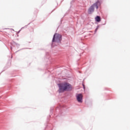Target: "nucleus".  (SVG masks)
I'll return each mask as SVG.
<instances>
[{"instance_id": "9d476101", "label": "nucleus", "mask_w": 130, "mask_h": 130, "mask_svg": "<svg viewBox=\"0 0 130 130\" xmlns=\"http://www.w3.org/2000/svg\"><path fill=\"white\" fill-rule=\"evenodd\" d=\"M10 66H11V63L10 62L8 63L7 66L4 67L3 69V72H4V71H6V70H8V69H9V68H10Z\"/></svg>"}, {"instance_id": "9b49d317", "label": "nucleus", "mask_w": 130, "mask_h": 130, "mask_svg": "<svg viewBox=\"0 0 130 130\" xmlns=\"http://www.w3.org/2000/svg\"><path fill=\"white\" fill-rule=\"evenodd\" d=\"M46 59L50 60V56H49V53L48 52H46Z\"/></svg>"}, {"instance_id": "a211bd4d", "label": "nucleus", "mask_w": 130, "mask_h": 130, "mask_svg": "<svg viewBox=\"0 0 130 130\" xmlns=\"http://www.w3.org/2000/svg\"><path fill=\"white\" fill-rule=\"evenodd\" d=\"M50 62L51 64L53 63V62H52V61H50Z\"/></svg>"}, {"instance_id": "f8f14e48", "label": "nucleus", "mask_w": 130, "mask_h": 130, "mask_svg": "<svg viewBox=\"0 0 130 130\" xmlns=\"http://www.w3.org/2000/svg\"><path fill=\"white\" fill-rule=\"evenodd\" d=\"M100 27V25H98L95 28L94 30V33H96L97 31H98V29H99V27Z\"/></svg>"}, {"instance_id": "f03ea898", "label": "nucleus", "mask_w": 130, "mask_h": 130, "mask_svg": "<svg viewBox=\"0 0 130 130\" xmlns=\"http://www.w3.org/2000/svg\"><path fill=\"white\" fill-rule=\"evenodd\" d=\"M58 93H64V92H71L73 90V86L68 82H60L57 84Z\"/></svg>"}, {"instance_id": "423d86ee", "label": "nucleus", "mask_w": 130, "mask_h": 130, "mask_svg": "<svg viewBox=\"0 0 130 130\" xmlns=\"http://www.w3.org/2000/svg\"><path fill=\"white\" fill-rule=\"evenodd\" d=\"M11 50H13V47H15V46L17 47V48H19L20 47V44H18L17 43H16L15 41H13L11 43Z\"/></svg>"}, {"instance_id": "0eeeda50", "label": "nucleus", "mask_w": 130, "mask_h": 130, "mask_svg": "<svg viewBox=\"0 0 130 130\" xmlns=\"http://www.w3.org/2000/svg\"><path fill=\"white\" fill-rule=\"evenodd\" d=\"M101 2H100V0H97V1L92 5L94 9L95 7L96 10H98V9H99V6H101Z\"/></svg>"}, {"instance_id": "4468645a", "label": "nucleus", "mask_w": 130, "mask_h": 130, "mask_svg": "<svg viewBox=\"0 0 130 130\" xmlns=\"http://www.w3.org/2000/svg\"><path fill=\"white\" fill-rule=\"evenodd\" d=\"M28 25H30V23H28L27 25H25L24 27H22L21 29L25 28V27H27V26H28Z\"/></svg>"}, {"instance_id": "f3484780", "label": "nucleus", "mask_w": 130, "mask_h": 130, "mask_svg": "<svg viewBox=\"0 0 130 130\" xmlns=\"http://www.w3.org/2000/svg\"><path fill=\"white\" fill-rule=\"evenodd\" d=\"M103 25H106V21H105V23H103Z\"/></svg>"}, {"instance_id": "aec40b11", "label": "nucleus", "mask_w": 130, "mask_h": 130, "mask_svg": "<svg viewBox=\"0 0 130 130\" xmlns=\"http://www.w3.org/2000/svg\"><path fill=\"white\" fill-rule=\"evenodd\" d=\"M12 87V85H10V87Z\"/></svg>"}, {"instance_id": "1a4fd4ad", "label": "nucleus", "mask_w": 130, "mask_h": 130, "mask_svg": "<svg viewBox=\"0 0 130 130\" xmlns=\"http://www.w3.org/2000/svg\"><path fill=\"white\" fill-rule=\"evenodd\" d=\"M95 21L97 23H100V21H101V17L99 15H97L95 18H94Z\"/></svg>"}, {"instance_id": "6ab92c4d", "label": "nucleus", "mask_w": 130, "mask_h": 130, "mask_svg": "<svg viewBox=\"0 0 130 130\" xmlns=\"http://www.w3.org/2000/svg\"><path fill=\"white\" fill-rule=\"evenodd\" d=\"M20 31H21V29L18 31V33H19Z\"/></svg>"}, {"instance_id": "39448f33", "label": "nucleus", "mask_w": 130, "mask_h": 130, "mask_svg": "<svg viewBox=\"0 0 130 130\" xmlns=\"http://www.w3.org/2000/svg\"><path fill=\"white\" fill-rule=\"evenodd\" d=\"M76 99L79 103H83V95L81 93L77 95Z\"/></svg>"}, {"instance_id": "6e6552de", "label": "nucleus", "mask_w": 130, "mask_h": 130, "mask_svg": "<svg viewBox=\"0 0 130 130\" xmlns=\"http://www.w3.org/2000/svg\"><path fill=\"white\" fill-rule=\"evenodd\" d=\"M95 10V8H94V6L91 5L88 9L87 13L88 15H92L93 13H94V11Z\"/></svg>"}, {"instance_id": "ddd939ff", "label": "nucleus", "mask_w": 130, "mask_h": 130, "mask_svg": "<svg viewBox=\"0 0 130 130\" xmlns=\"http://www.w3.org/2000/svg\"><path fill=\"white\" fill-rule=\"evenodd\" d=\"M29 48H22V49H20V50H18V51H17L16 52H15V53H17V52H18V51H21V50H24V49H28Z\"/></svg>"}, {"instance_id": "f257e3e1", "label": "nucleus", "mask_w": 130, "mask_h": 130, "mask_svg": "<svg viewBox=\"0 0 130 130\" xmlns=\"http://www.w3.org/2000/svg\"><path fill=\"white\" fill-rule=\"evenodd\" d=\"M67 108L64 105L61 106L59 105L57 107H51L50 108V117H62L66 115L64 112L62 111L66 110Z\"/></svg>"}, {"instance_id": "412c9836", "label": "nucleus", "mask_w": 130, "mask_h": 130, "mask_svg": "<svg viewBox=\"0 0 130 130\" xmlns=\"http://www.w3.org/2000/svg\"><path fill=\"white\" fill-rule=\"evenodd\" d=\"M11 58H13V56H12Z\"/></svg>"}, {"instance_id": "dca6fc26", "label": "nucleus", "mask_w": 130, "mask_h": 130, "mask_svg": "<svg viewBox=\"0 0 130 130\" xmlns=\"http://www.w3.org/2000/svg\"><path fill=\"white\" fill-rule=\"evenodd\" d=\"M83 89H84V90H85V89H86V87H85V85H83Z\"/></svg>"}, {"instance_id": "7ed1b4c3", "label": "nucleus", "mask_w": 130, "mask_h": 130, "mask_svg": "<svg viewBox=\"0 0 130 130\" xmlns=\"http://www.w3.org/2000/svg\"><path fill=\"white\" fill-rule=\"evenodd\" d=\"M61 40H62V36L61 35L58 33L54 34L51 44V48H53L55 46V43H60Z\"/></svg>"}, {"instance_id": "2eb2a0df", "label": "nucleus", "mask_w": 130, "mask_h": 130, "mask_svg": "<svg viewBox=\"0 0 130 130\" xmlns=\"http://www.w3.org/2000/svg\"><path fill=\"white\" fill-rule=\"evenodd\" d=\"M75 2V0H72L71 2V4H72V3H74Z\"/></svg>"}, {"instance_id": "20e7f679", "label": "nucleus", "mask_w": 130, "mask_h": 130, "mask_svg": "<svg viewBox=\"0 0 130 130\" xmlns=\"http://www.w3.org/2000/svg\"><path fill=\"white\" fill-rule=\"evenodd\" d=\"M44 130H55V128H54V126H53V124L51 123H48Z\"/></svg>"}]
</instances>
